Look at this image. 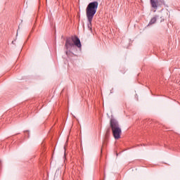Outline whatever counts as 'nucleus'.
I'll list each match as a JSON object with an SVG mask.
<instances>
[{"label": "nucleus", "mask_w": 180, "mask_h": 180, "mask_svg": "<svg viewBox=\"0 0 180 180\" xmlns=\"http://www.w3.org/2000/svg\"><path fill=\"white\" fill-rule=\"evenodd\" d=\"M98 1H93L89 3L86 8V15L89 22L88 27L90 32H92V20L98 11Z\"/></svg>", "instance_id": "1"}, {"label": "nucleus", "mask_w": 180, "mask_h": 180, "mask_svg": "<svg viewBox=\"0 0 180 180\" xmlns=\"http://www.w3.org/2000/svg\"><path fill=\"white\" fill-rule=\"evenodd\" d=\"M110 127L112 131L114 139L115 140H119L122 136V128H120L119 122L115 118H112L110 121Z\"/></svg>", "instance_id": "2"}, {"label": "nucleus", "mask_w": 180, "mask_h": 180, "mask_svg": "<svg viewBox=\"0 0 180 180\" xmlns=\"http://www.w3.org/2000/svg\"><path fill=\"white\" fill-rule=\"evenodd\" d=\"M76 46L78 49H81L82 45L81 44V40L77 36H73L66 39L65 47L66 50H71L72 47Z\"/></svg>", "instance_id": "3"}, {"label": "nucleus", "mask_w": 180, "mask_h": 180, "mask_svg": "<svg viewBox=\"0 0 180 180\" xmlns=\"http://www.w3.org/2000/svg\"><path fill=\"white\" fill-rule=\"evenodd\" d=\"M150 5L154 9H157L161 5H165L164 0H150Z\"/></svg>", "instance_id": "4"}, {"label": "nucleus", "mask_w": 180, "mask_h": 180, "mask_svg": "<svg viewBox=\"0 0 180 180\" xmlns=\"http://www.w3.org/2000/svg\"><path fill=\"white\" fill-rule=\"evenodd\" d=\"M157 22V17H153L150 19V21L149 22V25H154Z\"/></svg>", "instance_id": "5"}, {"label": "nucleus", "mask_w": 180, "mask_h": 180, "mask_svg": "<svg viewBox=\"0 0 180 180\" xmlns=\"http://www.w3.org/2000/svg\"><path fill=\"white\" fill-rule=\"evenodd\" d=\"M65 53H66V56H68V57H70V54H71V51H66Z\"/></svg>", "instance_id": "6"}, {"label": "nucleus", "mask_w": 180, "mask_h": 180, "mask_svg": "<svg viewBox=\"0 0 180 180\" xmlns=\"http://www.w3.org/2000/svg\"><path fill=\"white\" fill-rule=\"evenodd\" d=\"M2 167V161L0 160V168Z\"/></svg>", "instance_id": "7"}]
</instances>
